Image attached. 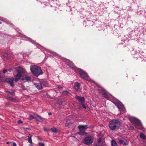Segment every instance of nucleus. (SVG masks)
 I'll return each mask as SVG.
<instances>
[{"instance_id": "obj_43", "label": "nucleus", "mask_w": 146, "mask_h": 146, "mask_svg": "<svg viewBox=\"0 0 146 146\" xmlns=\"http://www.w3.org/2000/svg\"><path fill=\"white\" fill-rule=\"evenodd\" d=\"M1 22H0V24H1Z\"/></svg>"}, {"instance_id": "obj_29", "label": "nucleus", "mask_w": 146, "mask_h": 146, "mask_svg": "<svg viewBox=\"0 0 146 146\" xmlns=\"http://www.w3.org/2000/svg\"><path fill=\"white\" fill-rule=\"evenodd\" d=\"M38 144L40 146H44V144L42 143H39Z\"/></svg>"}, {"instance_id": "obj_6", "label": "nucleus", "mask_w": 146, "mask_h": 146, "mask_svg": "<svg viewBox=\"0 0 146 146\" xmlns=\"http://www.w3.org/2000/svg\"><path fill=\"white\" fill-rule=\"evenodd\" d=\"M94 141L93 138L91 136H88L84 140V143L85 144L89 145H91Z\"/></svg>"}, {"instance_id": "obj_22", "label": "nucleus", "mask_w": 146, "mask_h": 146, "mask_svg": "<svg viewBox=\"0 0 146 146\" xmlns=\"http://www.w3.org/2000/svg\"><path fill=\"white\" fill-rule=\"evenodd\" d=\"M6 94H11L14 95H15V92L13 91L9 92L7 91H5Z\"/></svg>"}, {"instance_id": "obj_10", "label": "nucleus", "mask_w": 146, "mask_h": 146, "mask_svg": "<svg viewBox=\"0 0 146 146\" xmlns=\"http://www.w3.org/2000/svg\"><path fill=\"white\" fill-rule=\"evenodd\" d=\"M103 142L100 138H99L94 144V146H103Z\"/></svg>"}, {"instance_id": "obj_41", "label": "nucleus", "mask_w": 146, "mask_h": 146, "mask_svg": "<svg viewBox=\"0 0 146 146\" xmlns=\"http://www.w3.org/2000/svg\"><path fill=\"white\" fill-rule=\"evenodd\" d=\"M5 55H7V53H6L5 54Z\"/></svg>"}, {"instance_id": "obj_28", "label": "nucleus", "mask_w": 146, "mask_h": 146, "mask_svg": "<svg viewBox=\"0 0 146 146\" xmlns=\"http://www.w3.org/2000/svg\"><path fill=\"white\" fill-rule=\"evenodd\" d=\"M34 118H35V116H33L32 115H30L29 116V118L30 119H33Z\"/></svg>"}, {"instance_id": "obj_7", "label": "nucleus", "mask_w": 146, "mask_h": 146, "mask_svg": "<svg viewBox=\"0 0 146 146\" xmlns=\"http://www.w3.org/2000/svg\"><path fill=\"white\" fill-rule=\"evenodd\" d=\"M114 103L117 106L121 112H123L122 113H125V109L122 103L116 102H115Z\"/></svg>"}, {"instance_id": "obj_36", "label": "nucleus", "mask_w": 146, "mask_h": 146, "mask_svg": "<svg viewBox=\"0 0 146 146\" xmlns=\"http://www.w3.org/2000/svg\"><path fill=\"white\" fill-rule=\"evenodd\" d=\"M7 70H6V69H4V70H3V72L4 73H5L6 72H7Z\"/></svg>"}, {"instance_id": "obj_19", "label": "nucleus", "mask_w": 146, "mask_h": 146, "mask_svg": "<svg viewBox=\"0 0 146 146\" xmlns=\"http://www.w3.org/2000/svg\"><path fill=\"white\" fill-rule=\"evenodd\" d=\"M111 143L112 146H118L116 142L114 140H112L111 141Z\"/></svg>"}, {"instance_id": "obj_4", "label": "nucleus", "mask_w": 146, "mask_h": 146, "mask_svg": "<svg viewBox=\"0 0 146 146\" xmlns=\"http://www.w3.org/2000/svg\"><path fill=\"white\" fill-rule=\"evenodd\" d=\"M129 119L133 125L135 127L139 129H143V126L140 121L137 118L134 117H130Z\"/></svg>"}, {"instance_id": "obj_21", "label": "nucleus", "mask_w": 146, "mask_h": 146, "mask_svg": "<svg viewBox=\"0 0 146 146\" xmlns=\"http://www.w3.org/2000/svg\"><path fill=\"white\" fill-rule=\"evenodd\" d=\"M72 122H69L66 121V123H65L66 126L70 127L72 125Z\"/></svg>"}, {"instance_id": "obj_1", "label": "nucleus", "mask_w": 146, "mask_h": 146, "mask_svg": "<svg viewBox=\"0 0 146 146\" xmlns=\"http://www.w3.org/2000/svg\"><path fill=\"white\" fill-rule=\"evenodd\" d=\"M16 71L17 72V74L15 76V81L17 82L19 81L21 78L22 80L24 82L31 81V78L29 76L26 75L27 73L25 69L20 67L16 68Z\"/></svg>"}, {"instance_id": "obj_32", "label": "nucleus", "mask_w": 146, "mask_h": 146, "mask_svg": "<svg viewBox=\"0 0 146 146\" xmlns=\"http://www.w3.org/2000/svg\"><path fill=\"white\" fill-rule=\"evenodd\" d=\"M129 129L130 130H133L134 129V127L133 126H130L129 127Z\"/></svg>"}, {"instance_id": "obj_38", "label": "nucleus", "mask_w": 146, "mask_h": 146, "mask_svg": "<svg viewBox=\"0 0 146 146\" xmlns=\"http://www.w3.org/2000/svg\"><path fill=\"white\" fill-rule=\"evenodd\" d=\"M48 115H51V113H48Z\"/></svg>"}, {"instance_id": "obj_27", "label": "nucleus", "mask_w": 146, "mask_h": 146, "mask_svg": "<svg viewBox=\"0 0 146 146\" xmlns=\"http://www.w3.org/2000/svg\"><path fill=\"white\" fill-rule=\"evenodd\" d=\"M1 19L2 21H5V22H6V23H8V21L6 19H4L3 18H1Z\"/></svg>"}, {"instance_id": "obj_24", "label": "nucleus", "mask_w": 146, "mask_h": 146, "mask_svg": "<svg viewBox=\"0 0 146 146\" xmlns=\"http://www.w3.org/2000/svg\"><path fill=\"white\" fill-rule=\"evenodd\" d=\"M51 130L54 133H56L57 132V131L56 129L54 128L53 127L51 129Z\"/></svg>"}, {"instance_id": "obj_34", "label": "nucleus", "mask_w": 146, "mask_h": 146, "mask_svg": "<svg viewBox=\"0 0 146 146\" xmlns=\"http://www.w3.org/2000/svg\"><path fill=\"white\" fill-rule=\"evenodd\" d=\"M17 122L18 123H22V121H21V120H19L18 121H17Z\"/></svg>"}, {"instance_id": "obj_15", "label": "nucleus", "mask_w": 146, "mask_h": 146, "mask_svg": "<svg viewBox=\"0 0 146 146\" xmlns=\"http://www.w3.org/2000/svg\"><path fill=\"white\" fill-rule=\"evenodd\" d=\"M80 69L81 70V71H82L83 72H84V73H83V74H82L83 77H82L80 75V76L84 79H88V75L86 72L82 70V69Z\"/></svg>"}, {"instance_id": "obj_2", "label": "nucleus", "mask_w": 146, "mask_h": 146, "mask_svg": "<svg viewBox=\"0 0 146 146\" xmlns=\"http://www.w3.org/2000/svg\"><path fill=\"white\" fill-rule=\"evenodd\" d=\"M121 123L118 120L113 119L109 123V127L111 130L118 129L121 127Z\"/></svg>"}, {"instance_id": "obj_3", "label": "nucleus", "mask_w": 146, "mask_h": 146, "mask_svg": "<svg viewBox=\"0 0 146 146\" xmlns=\"http://www.w3.org/2000/svg\"><path fill=\"white\" fill-rule=\"evenodd\" d=\"M30 70L33 74L38 76L42 73L40 67L36 65H31L30 67Z\"/></svg>"}, {"instance_id": "obj_39", "label": "nucleus", "mask_w": 146, "mask_h": 146, "mask_svg": "<svg viewBox=\"0 0 146 146\" xmlns=\"http://www.w3.org/2000/svg\"><path fill=\"white\" fill-rule=\"evenodd\" d=\"M29 146H33V145L31 144L29 145Z\"/></svg>"}, {"instance_id": "obj_23", "label": "nucleus", "mask_w": 146, "mask_h": 146, "mask_svg": "<svg viewBox=\"0 0 146 146\" xmlns=\"http://www.w3.org/2000/svg\"><path fill=\"white\" fill-rule=\"evenodd\" d=\"M140 137L141 138H142L143 139H145V135L143 133H141L140 135Z\"/></svg>"}, {"instance_id": "obj_40", "label": "nucleus", "mask_w": 146, "mask_h": 146, "mask_svg": "<svg viewBox=\"0 0 146 146\" xmlns=\"http://www.w3.org/2000/svg\"><path fill=\"white\" fill-rule=\"evenodd\" d=\"M45 84H46V83H47V82H46V81H45Z\"/></svg>"}, {"instance_id": "obj_37", "label": "nucleus", "mask_w": 146, "mask_h": 146, "mask_svg": "<svg viewBox=\"0 0 146 146\" xmlns=\"http://www.w3.org/2000/svg\"><path fill=\"white\" fill-rule=\"evenodd\" d=\"M13 146H17L16 143H13Z\"/></svg>"}, {"instance_id": "obj_12", "label": "nucleus", "mask_w": 146, "mask_h": 146, "mask_svg": "<svg viewBox=\"0 0 146 146\" xmlns=\"http://www.w3.org/2000/svg\"><path fill=\"white\" fill-rule=\"evenodd\" d=\"M75 98L79 102H81V103H84L85 99L84 97L76 96Z\"/></svg>"}, {"instance_id": "obj_18", "label": "nucleus", "mask_w": 146, "mask_h": 146, "mask_svg": "<svg viewBox=\"0 0 146 146\" xmlns=\"http://www.w3.org/2000/svg\"><path fill=\"white\" fill-rule=\"evenodd\" d=\"M35 118L37 120L40 122H41L42 121V118L38 116V115L36 114L35 115Z\"/></svg>"}, {"instance_id": "obj_13", "label": "nucleus", "mask_w": 146, "mask_h": 146, "mask_svg": "<svg viewBox=\"0 0 146 146\" xmlns=\"http://www.w3.org/2000/svg\"><path fill=\"white\" fill-rule=\"evenodd\" d=\"M88 127V126L86 125H80L78 127V128L79 129V130H83L84 131H85Z\"/></svg>"}, {"instance_id": "obj_14", "label": "nucleus", "mask_w": 146, "mask_h": 146, "mask_svg": "<svg viewBox=\"0 0 146 146\" xmlns=\"http://www.w3.org/2000/svg\"><path fill=\"white\" fill-rule=\"evenodd\" d=\"M35 86L38 89H41L42 88V84L41 83H36L34 84Z\"/></svg>"}, {"instance_id": "obj_42", "label": "nucleus", "mask_w": 146, "mask_h": 146, "mask_svg": "<svg viewBox=\"0 0 146 146\" xmlns=\"http://www.w3.org/2000/svg\"><path fill=\"white\" fill-rule=\"evenodd\" d=\"M9 70H10V71H11V69H9Z\"/></svg>"}, {"instance_id": "obj_30", "label": "nucleus", "mask_w": 146, "mask_h": 146, "mask_svg": "<svg viewBox=\"0 0 146 146\" xmlns=\"http://www.w3.org/2000/svg\"><path fill=\"white\" fill-rule=\"evenodd\" d=\"M7 99L10 100H13V99H14L13 98H12L11 97H8L7 98Z\"/></svg>"}, {"instance_id": "obj_17", "label": "nucleus", "mask_w": 146, "mask_h": 146, "mask_svg": "<svg viewBox=\"0 0 146 146\" xmlns=\"http://www.w3.org/2000/svg\"><path fill=\"white\" fill-rule=\"evenodd\" d=\"M26 38H27V40L29 41H30V42H31V43H33V44H34L35 45H37L38 46V45H39V44H38V43L35 42V41H34L33 40H31L30 38H28L27 37H26Z\"/></svg>"}, {"instance_id": "obj_8", "label": "nucleus", "mask_w": 146, "mask_h": 146, "mask_svg": "<svg viewBox=\"0 0 146 146\" xmlns=\"http://www.w3.org/2000/svg\"><path fill=\"white\" fill-rule=\"evenodd\" d=\"M98 89L99 91V92L102 94L103 97L106 98L108 99V97L107 94L105 92V91L102 88L99 87Z\"/></svg>"}, {"instance_id": "obj_16", "label": "nucleus", "mask_w": 146, "mask_h": 146, "mask_svg": "<svg viewBox=\"0 0 146 146\" xmlns=\"http://www.w3.org/2000/svg\"><path fill=\"white\" fill-rule=\"evenodd\" d=\"M80 84L78 83H76L75 84L74 88L76 91H78L80 88Z\"/></svg>"}, {"instance_id": "obj_26", "label": "nucleus", "mask_w": 146, "mask_h": 146, "mask_svg": "<svg viewBox=\"0 0 146 146\" xmlns=\"http://www.w3.org/2000/svg\"><path fill=\"white\" fill-rule=\"evenodd\" d=\"M81 105L82 107L85 109H86V107L84 103H81Z\"/></svg>"}, {"instance_id": "obj_11", "label": "nucleus", "mask_w": 146, "mask_h": 146, "mask_svg": "<svg viewBox=\"0 0 146 146\" xmlns=\"http://www.w3.org/2000/svg\"><path fill=\"white\" fill-rule=\"evenodd\" d=\"M118 141L120 144H123L126 145H127L128 144V142L125 140H123L119 139Z\"/></svg>"}, {"instance_id": "obj_9", "label": "nucleus", "mask_w": 146, "mask_h": 146, "mask_svg": "<svg viewBox=\"0 0 146 146\" xmlns=\"http://www.w3.org/2000/svg\"><path fill=\"white\" fill-rule=\"evenodd\" d=\"M14 80V78L13 77L8 78L5 79V81L6 82L9 84L11 86H13L14 85V83L13 82Z\"/></svg>"}, {"instance_id": "obj_31", "label": "nucleus", "mask_w": 146, "mask_h": 146, "mask_svg": "<svg viewBox=\"0 0 146 146\" xmlns=\"http://www.w3.org/2000/svg\"><path fill=\"white\" fill-rule=\"evenodd\" d=\"M68 93V92L67 91H64L63 92V94L64 95H67Z\"/></svg>"}, {"instance_id": "obj_35", "label": "nucleus", "mask_w": 146, "mask_h": 146, "mask_svg": "<svg viewBox=\"0 0 146 146\" xmlns=\"http://www.w3.org/2000/svg\"><path fill=\"white\" fill-rule=\"evenodd\" d=\"M44 130L45 131H48V129H47V128H46V127H44Z\"/></svg>"}, {"instance_id": "obj_25", "label": "nucleus", "mask_w": 146, "mask_h": 146, "mask_svg": "<svg viewBox=\"0 0 146 146\" xmlns=\"http://www.w3.org/2000/svg\"><path fill=\"white\" fill-rule=\"evenodd\" d=\"M28 142L30 143H32V140L31 139V137H29L28 138Z\"/></svg>"}, {"instance_id": "obj_20", "label": "nucleus", "mask_w": 146, "mask_h": 146, "mask_svg": "<svg viewBox=\"0 0 146 146\" xmlns=\"http://www.w3.org/2000/svg\"><path fill=\"white\" fill-rule=\"evenodd\" d=\"M78 133L80 135H83L86 134V133L84 130H80V131Z\"/></svg>"}, {"instance_id": "obj_33", "label": "nucleus", "mask_w": 146, "mask_h": 146, "mask_svg": "<svg viewBox=\"0 0 146 146\" xmlns=\"http://www.w3.org/2000/svg\"><path fill=\"white\" fill-rule=\"evenodd\" d=\"M57 87L59 89H61L62 88V87L61 86H58Z\"/></svg>"}, {"instance_id": "obj_5", "label": "nucleus", "mask_w": 146, "mask_h": 146, "mask_svg": "<svg viewBox=\"0 0 146 146\" xmlns=\"http://www.w3.org/2000/svg\"><path fill=\"white\" fill-rule=\"evenodd\" d=\"M67 63H68V65L70 66L72 69L74 70L75 72H76L78 73L82 77H83L82 74L84 73L82 71H81V70L80 69L76 68V66H74L72 62L68 60L67 61Z\"/></svg>"}]
</instances>
